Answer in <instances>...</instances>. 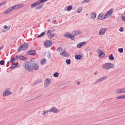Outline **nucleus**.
Wrapping results in <instances>:
<instances>
[{
	"mask_svg": "<svg viewBox=\"0 0 125 125\" xmlns=\"http://www.w3.org/2000/svg\"><path fill=\"white\" fill-rule=\"evenodd\" d=\"M72 8V6L70 5L68 6L67 8V10L68 11H69L71 10Z\"/></svg>",
	"mask_w": 125,
	"mask_h": 125,
	"instance_id": "30",
	"label": "nucleus"
},
{
	"mask_svg": "<svg viewBox=\"0 0 125 125\" xmlns=\"http://www.w3.org/2000/svg\"><path fill=\"white\" fill-rule=\"evenodd\" d=\"M82 10V7H79L78 9V10L77 12L78 13H80L81 12Z\"/></svg>",
	"mask_w": 125,
	"mask_h": 125,
	"instance_id": "39",
	"label": "nucleus"
},
{
	"mask_svg": "<svg viewBox=\"0 0 125 125\" xmlns=\"http://www.w3.org/2000/svg\"><path fill=\"white\" fill-rule=\"evenodd\" d=\"M122 18V20L124 21L125 22V16L121 15Z\"/></svg>",
	"mask_w": 125,
	"mask_h": 125,
	"instance_id": "44",
	"label": "nucleus"
},
{
	"mask_svg": "<svg viewBox=\"0 0 125 125\" xmlns=\"http://www.w3.org/2000/svg\"><path fill=\"white\" fill-rule=\"evenodd\" d=\"M65 62L67 65H69L71 63V61L70 59H67L66 60Z\"/></svg>",
	"mask_w": 125,
	"mask_h": 125,
	"instance_id": "34",
	"label": "nucleus"
},
{
	"mask_svg": "<svg viewBox=\"0 0 125 125\" xmlns=\"http://www.w3.org/2000/svg\"><path fill=\"white\" fill-rule=\"evenodd\" d=\"M3 47V46H2L0 47V50H1Z\"/></svg>",
	"mask_w": 125,
	"mask_h": 125,
	"instance_id": "61",
	"label": "nucleus"
},
{
	"mask_svg": "<svg viewBox=\"0 0 125 125\" xmlns=\"http://www.w3.org/2000/svg\"><path fill=\"white\" fill-rule=\"evenodd\" d=\"M106 31L105 28H102L100 29L99 32V34L100 35H102L104 34L105 32Z\"/></svg>",
	"mask_w": 125,
	"mask_h": 125,
	"instance_id": "12",
	"label": "nucleus"
},
{
	"mask_svg": "<svg viewBox=\"0 0 125 125\" xmlns=\"http://www.w3.org/2000/svg\"><path fill=\"white\" fill-rule=\"evenodd\" d=\"M123 92L124 93H125V87H124L123 88Z\"/></svg>",
	"mask_w": 125,
	"mask_h": 125,
	"instance_id": "52",
	"label": "nucleus"
},
{
	"mask_svg": "<svg viewBox=\"0 0 125 125\" xmlns=\"http://www.w3.org/2000/svg\"><path fill=\"white\" fill-rule=\"evenodd\" d=\"M16 60V58L13 57H12L11 58L10 60V64H11L15 62Z\"/></svg>",
	"mask_w": 125,
	"mask_h": 125,
	"instance_id": "26",
	"label": "nucleus"
},
{
	"mask_svg": "<svg viewBox=\"0 0 125 125\" xmlns=\"http://www.w3.org/2000/svg\"><path fill=\"white\" fill-rule=\"evenodd\" d=\"M104 14L102 13H100L99 14L97 17V18L99 20H102L104 19L103 17Z\"/></svg>",
	"mask_w": 125,
	"mask_h": 125,
	"instance_id": "17",
	"label": "nucleus"
},
{
	"mask_svg": "<svg viewBox=\"0 0 125 125\" xmlns=\"http://www.w3.org/2000/svg\"><path fill=\"white\" fill-rule=\"evenodd\" d=\"M56 35V34L54 33L51 34V33H50L48 36V38L50 39H51L53 38V37H54Z\"/></svg>",
	"mask_w": 125,
	"mask_h": 125,
	"instance_id": "19",
	"label": "nucleus"
},
{
	"mask_svg": "<svg viewBox=\"0 0 125 125\" xmlns=\"http://www.w3.org/2000/svg\"><path fill=\"white\" fill-rule=\"evenodd\" d=\"M78 30H75V31H73L72 32V33L73 35H76L78 34H77L78 33V32L77 31Z\"/></svg>",
	"mask_w": 125,
	"mask_h": 125,
	"instance_id": "28",
	"label": "nucleus"
},
{
	"mask_svg": "<svg viewBox=\"0 0 125 125\" xmlns=\"http://www.w3.org/2000/svg\"><path fill=\"white\" fill-rule=\"evenodd\" d=\"M98 82H97V81L96 80V81L94 82V83H93V84H94L97 83Z\"/></svg>",
	"mask_w": 125,
	"mask_h": 125,
	"instance_id": "60",
	"label": "nucleus"
},
{
	"mask_svg": "<svg viewBox=\"0 0 125 125\" xmlns=\"http://www.w3.org/2000/svg\"><path fill=\"white\" fill-rule=\"evenodd\" d=\"M51 54L50 53V52H49V54H48V55H47V57L49 58H50L51 57Z\"/></svg>",
	"mask_w": 125,
	"mask_h": 125,
	"instance_id": "45",
	"label": "nucleus"
},
{
	"mask_svg": "<svg viewBox=\"0 0 125 125\" xmlns=\"http://www.w3.org/2000/svg\"><path fill=\"white\" fill-rule=\"evenodd\" d=\"M8 28V27L7 25H5L4 27V28L5 29H7Z\"/></svg>",
	"mask_w": 125,
	"mask_h": 125,
	"instance_id": "55",
	"label": "nucleus"
},
{
	"mask_svg": "<svg viewBox=\"0 0 125 125\" xmlns=\"http://www.w3.org/2000/svg\"><path fill=\"white\" fill-rule=\"evenodd\" d=\"M113 9L112 8L106 12V13L108 15L109 17L111 16V15L113 14Z\"/></svg>",
	"mask_w": 125,
	"mask_h": 125,
	"instance_id": "16",
	"label": "nucleus"
},
{
	"mask_svg": "<svg viewBox=\"0 0 125 125\" xmlns=\"http://www.w3.org/2000/svg\"><path fill=\"white\" fill-rule=\"evenodd\" d=\"M117 98L118 99L125 98V94L118 96L117 97Z\"/></svg>",
	"mask_w": 125,
	"mask_h": 125,
	"instance_id": "27",
	"label": "nucleus"
},
{
	"mask_svg": "<svg viewBox=\"0 0 125 125\" xmlns=\"http://www.w3.org/2000/svg\"><path fill=\"white\" fill-rule=\"evenodd\" d=\"M109 59L113 61L115 59L114 57L113 56L112 54L108 56Z\"/></svg>",
	"mask_w": 125,
	"mask_h": 125,
	"instance_id": "25",
	"label": "nucleus"
},
{
	"mask_svg": "<svg viewBox=\"0 0 125 125\" xmlns=\"http://www.w3.org/2000/svg\"><path fill=\"white\" fill-rule=\"evenodd\" d=\"M51 30H48L47 32V35H48L50 32H51Z\"/></svg>",
	"mask_w": 125,
	"mask_h": 125,
	"instance_id": "54",
	"label": "nucleus"
},
{
	"mask_svg": "<svg viewBox=\"0 0 125 125\" xmlns=\"http://www.w3.org/2000/svg\"><path fill=\"white\" fill-rule=\"evenodd\" d=\"M48 112H49V110L44 111H43V114H46Z\"/></svg>",
	"mask_w": 125,
	"mask_h": 125,
	"instance_id": "47",
	"label": "nucleus"
},
{
	"mask_svg": "<svg viewBox=\"0 0 125 125\" xmlns=\"http://www.w3.org/2000/svg\"><path fill=\"white\" fill-rule=\"evenodd\" d=\"M6 3V1H4L2 3H1V5L5 4Z\"/></svg>",
	"mask_w": 125,
	"mask_h": 125,
	"instance_id": "58",
	"label": "nucleus"
},
{
	"mask_svg": "<svg viewBox=\"0 0 125 125\" xmlns=\"http://www.w3.org/2000/svg\"><path fill=\"white\" fill-rule=\"evenodd\" d=\"M55 31L54 29H53L52 30H51V32H50V33H52L53 32V31Z\"/></svg>",
	"mask_w": 125,
	"mask_h": 125,
	"instance_id": "56",
	"label": "nucleus"
},
{
	"mask_svg": "<svg viewBox=\"0 0 125 125\" xmlns=\"http://www.w3.org/2000/svg\"><path fill=\"white\" fill-rule=\"evenodd\" d=\"M117 91L118 93H124L123 92V88L122 89H118Z\"/></svg>",
	"mask_w": 125,
	"mask_h": 125,
	"instance_id": "29",
	"label": "nucleus"
},
{
	"mask_svg": "<svg viewBox=\"0 0 125 125\" xmlns=\"http://www.w3.org/2000/svg\"><path fill=\"white\" fill-rule=\"evenodd\" d=\"M96 15V14L95 12H93L91 14V18L93 19H95Z\"/></svg>",
	"mask_w": 125,
	"mask_h": 125,
	"instance_id": "21",
	"label": "nucleus"
},
{
	"mask_svg": "<svg viewBox=\"0 0 125 125\" xmlns=\"http://www.w3.org/2000/svg\"><path fill=\"white\" fill-rule=\"evenodd\" d=\"M60 55H62L64 57H69V55L68 53L66 51H65V50H64L63 52H62V53H60Z\"/></svg>",
	"mask_w": 125,
	"mask_h": 125,
	"instance_id": "13",
	"label": "nucleus"
},
{
	"mask_svg": "<svg viewBox=\"0 0 125 125\" xmlns=\"http://www.w3.org/2000/svg\"><path fill=\"white\" fill-rule=\"evenodd\" d=\"M44 5V4H42L40 5L37 7L35 8V9H42V8L43 7Z\"/></svg>",
	"mask_w": 125,
	"mask_h": 125,
	"instance_id": "24",
	"label": "nucleus"
},
{
	"mask_svg": "<svg viewBox=\"0 0 125 125\" xmlns=\"http://www.w3.org/2000/svg\"><path fill=\"white\" fill-rule=\"evenodd\" d=\"M12 10L11 9V7L9 8L4 12L5 14H7L10 12Z\"/></svg>",
	"mask_w": 125,
	"mask_h": 125,
	"instance_id": "23",
	"label": "nucleus"
},
{
	"mask_svg": "<svg viewBox=\"0 0 125 125\" xmlns=\"http://www.w3.org/2000/svg\"><path fill=\"white\" fill-rule=\"evenodd\" d=\"M59 73L57 72L53 74V76L55 77H58L59 76Z\"/></svg>",
	"mask_w": 125,
	"mask_h": 125,
	"instance_id": "32",
	"label": "nucleus"
},
{
	"mask_svg": "<svg viewBox=\"0 0 125 125\" xmlns=\"http://www.w3.org/2000/svg\"><path fill=\"white\" fill-rule=\"evenodd\" d=\"M26 54L28 55L34 56L36 54V52L34 50H30L27 52Z\"/></svg>",
	"mask_w": 125,
	"mask_h": 125,
	"instance_id": "8",
	"label": "nucleus"
},
{
	"mask_svg": "<svg viewBox=\"0 0 125 125\" xmlns=\"http://www.w3.org/2000/svg\"><path fill=\"white\" fill-rule=\"evenodd\" d=\"M77 31L78 33H77V34H81L82 32L81 31H79V30H78Z\"/></svg>",
	"mask_w": 125,
	"mask_h": 125,
	"instance_id": "49",
	"label": "nucleus"
},
{
	"mask_svg": "<svg viewBox=\"0 0 125 125\" xmlns=\"http://www.w3.org/2000/svg\"><path fill=\"white\" fill-rule=\"evenodd\" d=\"M36 84L35 83H32L31 84V86H34Z\"/></svg>",
	"mask_w": 125,
	"mask_h": 125,
	"instance_id": "59",
	"label": "nucleus"
},
{
	"mask_svg": "<svg viewBox=\"0 0 125 125\" xmlns=\"http://www.w3.org/2000/svg\"><path fill=\"white\" fill-rule=\"evenodd\" d=\"M45 32H43L41 33L39 35L37 36V38H38L41 37H42L43 35H45Z\"/></svg>",
	"mask_w": 125,
	"mask_h": 125,
	"instance_id": "31",
	"label": "nucleus"
},
{
	"mask_svg": "<svg viewBox=\"0 0 125 125\" xmlns=\"http://www.w3.org/2000/svg\"><path fill=\"white\" fill-rule=\"evenodd\" d=\"M64 36L65 38H68L73 40H74L75 36L69 32H65L64 34Z\"/></svg>",
	"mask_w": 125,
	"mask_h": 125,
	"instance_id": "5",
	"label": "nucleus"
},
{
	"mask_svg": "<svg viewBox=\"0 0 125 125\" xmlns=\"http://www.w3.org/2000/svg\"><path fill=\"white\" fill-rule=\"evenodd\" d=\"M119 31L121 32H123L124 31V29H123V27H120L119 29Z\"/></svg>",
	"mask_w": 125,
	"mask_h": 125,
	"instance_id": "41",
	"label": "nucleus"
},
{
	"mask_svg": "<svg viewBox=\"0 0 125 125\" xmlns=\"http://www.w3.org/2000/svg\"><path fill=\"white\" fill-rule=\"evenodd\" d=\"M5 63V62L4 60H1L0 61V64L1 65H3Z\"/></svg>",
	"mask_w": 125,
	"mask_h": 125,
	"instance_id": "38",
	"label": "nucleus"
},
{
	"mask_svg": "<svg viewBox=\"0 0 125 125\" xmlns=\"http://www.w3.org/2000/svg\"><path fill=\"white\" fill-rule=\"evenodd\" d=\"M11 9H12V10H16L18 9L17 6L16 5L13 6L11 7Z\"/></svg>",
	"mask_w": 125,
	"mask_h": 125,
	"instance_id": "35",
	"label": "nucleus"
},
{
	"mask_svg": "<svg viewBox=\"0 0 125 125\" xmlns=\"http://www.w3.org/2000/svg\"><path fill=\"white\" fill-rule=\"evenodd\" d=\"M97 74V72L96 71L95 72L94 74V75H95L96 74Z\"/></svg>",
	"mask_w": 125,
	"mask_h": 125,
	"instance_id": "63",
	"label": "nucleus"
},
{
	"mask_svg": "<svg viewBox=\"0 0 125 125\" xmlns=\"http://www.w3.org/2000/svg\"><path fill=\"white\" fill-rule=\"evenodd\" d=\"M27 58L23 56V60H25L27 59Z\"/></svg>",
	"mask_w": 125,
	"mask_h": 125,
	"instance_id": "51",
	"label": "nucleus"
},
{
	"mask_svg": "<svg viewBox=\"0 0 125 125\" xmlns=\"http://www.w3.org/2000/svg\"><path fill=\"white\" fill-rule=\"evenodd\" d=\"M97 82H98V83L99 82H100L101 81V80H100V78L99 79H98L97 80Z\"/></svg>",
	"mask_w": 125,
	"mask_h": 125,
	"instance_id": "53",
	"label": "nucleus"
},
{
	"mask_svg": "<svg viewBox=\"0 0 125 125\" xmlns=\"http://www.w3.org/2000/svg\"><path fill=\"white\" fill-rule=\"evenodd\" d=\"M106 78H107V76H104L103 77H102L100 78V80H101V81H102L105 80V79H106Z\"/></svg>",
	"mask_w": 125,
	"mask_h": 125,
	"instance_id": "37",
	"label": "nucleus"
},
{
	"mask_svg": "<svg viewBox=\"0 0 125 125\" xmlns=\"http://www.w3.org/2000/svg\"><path fill=\"white\" fill-rule=\"evenodd\" d=\"M75 58L76 59L78 60L81 58L82 56L80 55L77 54L75 56Z\"/></svg>",
	"mask_w": 125,
	"mask_h": 125,
	"instance_id": "18",
	"label": "nucleus"
},
{
	"mask_svg": "<svg viewBox=\"0 0 125 125\" xmlns=\"http://www.w3.org/2000/svg\"><path fill=\"white\" fill-rule=\"evenodd\" d=\"M28 47V45L27 43H25L20 46L17 51L18 52H20L21 50L25 51L27 49Z\"/></svg>",
	"mask_w": 125,
	"mask_h": 125,
	"instance_id": "4",
	"label": "nucleus"
},
{
	"mask_svg": "<svg viewBox=\"0 0 125 125\" xmlns=\"http://www.w3.org/2000/svg\"><path fill=\"white\" fill-rule=\"evenodd\" d=\"M49 112H52L54 113H57L58 112V110L55 107H52L51 109L49 110Z\"/></svg>",
	"mask_w": 125,
	"mask_h": 125,
	"instance_id": "11",
	"label": "nucleus"
},
{
	"mask_svg": "<svg viewBox=\"0 0 125 125\" xmlns=\"http://www.w3.org/2000/svg\"><path fill=\"white\" fill-rule=\"evenodd\" d=\"M19 63H18L17 65H15L14 63L11 64V66L10 67V68L11 70H12L14 68H17L19 66Z\"/></svg>",
	"mask_w": 125,
	"mask_h": 125,
	"instance_id": "15",
	"label": "nucleus"
},
{
	"mask_svg": "<svg viewBox=\"0 0 125 125\" xmlns=\"http://www.w3.org/2000/svg\"><path fill=\"white\" fill-rule=\"evenodd\" d=\"M123 48H119L118 49V52L120 53H123Z\"/></svg>",
	"mask_w": 125,
	"mask_h": 125,
	"instance_id": "36",
	"label": "nucleus"
},
{
	"mask_svg": "<svg viewBox=\"0 0 125 125\" xmlns=\"http://www.w3.org/2000/svg\"><path fill=\"white\" fill-rule=\"evenodd\" d=\"M15 57L16 58L19 59L20 60H23V56L22 55H16L15 56Z\"/></svg>",
	"mask_w": 125,
	"mask_h": 125,
	"instance_id": "22",
	"label": "nucleus"
},
{
	"mask_svg": "<svg viewBox=\"0 0 125 125\" xmlns=\"http://www.w3.org/2000/svg\"><path fill=\"white\" fill-rule=\"evenodd\" d=\"M62 49V47H59L56 50L58 52H60Z\"/></svg>",
	"mask_w": 125,
	"mask_h": 125,
	"instance_id": "40",
	"label": "nucleus"
},
{
	"mask_svg": "<svg viewBox=\"0 0 125 125\" xmlns=\"http://www.w3.org/2000/svg\"><path fill=\"white\" fill-rule=\"evenodd\" d=\"M46 59H43L41 61V65H43L44 64L46 63Z\"/></svg>",
	"mask_w": 125,
	"mask_h": 125,
	"instance_id": "20",
	"label": "nucleus"
},
{
	"mask_svg": "<svg viewBox=\"0 0 125 125\" xmlns=\"http://www.w3.org/2000/svg\"><path fill=\"white\" fill-rule=\"evenodd\" d=\"M46 41H45L44 45L46 48L50 47L52 45V42L51 40H46Z\"/></svg>",
	"mask_w": 125,
	"mask_h": 125,
	"instance_id": "7",
	"label": "nucleus"
},
{
	"mask_svg": "<svg viewBox=\"0 0 125 125\" xmlns=\"http://www.w3.org/2000/svg\"><path fill=\"white\" fill-rule=\"evenodd\" d=\"M23 66L29 72H32L33 70L31 63H30V62L28 61H27L24 62Z\"/></svg>",
	"mask_w": 125,
	"mask_h": 125,
	"instance_id": "1",
	"label": "nucleus"
},
{
	"mask_svg": "<svg viewBox=\"0 0 125 125\" xmlns=\"http://www.w3.org/2000/svg\"><path fill=\"white\" fill-rule=\"evenodd\" d=\"M108 15L107 14V13H106L104 16V17H103V19H105V18H107L108 17Z\"/></svg>",
	"mask_w": 125,
	"mask_h": 125,
	"instance_id": "42",
	"label": "nucleus"
},
{
	"mask_svg": "<svg viewBox=\"0 0 125 125\" xmlns=\"http://www.w3.org/2000/svg\"><path fill=\"white\" fill-rule=\"evenodd\" d=\"M10 65V62L9 61H8L7 62V64L6 65V67H8Z\"/></svg>",
	"mask_w": 125,
	"mask_h": 125,
	"instance_id": "48",
	"label": "nucleus"
},
{
	"mask_svg": "<svg viewBox=\"0 0 125 125\" xmlns=\"http://www.w3.org/2000/svg\"><path fill=\"white\" fill-rule=\"evenodd\" d=\"M103 67L104 69L108 70L110 68H113L114 65L113 64L110 63H106L103 65Z\"/></svg>",
	"mask_w": 125,
	"mask_h": 125,
	"instance_id": "3",
	"label": "nucleus"
},
{
	"mask_svg": "<svg viewBox=\"0 0 125 125\" xmlns=\"http://www.w3.org/2000/svg\"><path fill=\"white\" fill-rule=\"evenodd\" d=\"M84 1H85L84 0L83 1H82L81 2L82 3H84L85 2H84Z\"/></svg>",
	"mask_w": 125,
	"mask_h": 125,
	"instance_id": "62",
	"label": "nucleus"
},
{
	"mask_svg": "<svg viewBox=\"0 0 125 125\" xmlns=\"http://www.w3.org/2000/svg\"><path fill=\"white\" fill-rule=\"evenodd\" d=\"M50 19H48L47 21L48 22H49L50 21Z\"/></svg>",
	"mask_w": 125,
	"mask_h": 125,
	"instance_id": "64",
	"label": "nucleus"
},
{
	"mask_svg": "<svg viewBox=\"0 0 125 125\" xmlns=\"http://www.w3.org/2000/svg\"><path fill=\"white\" fill-rule=\"evenodd\" d=\"M40 96H38L36 97H35L33 99H31V100H28V101H27L26 102H27L28 101H31V100H32L33 99L37 98H38V97H39Z\"/></svg>",
	"mask_w": 125,
	"mask_h": 125,
	"instance_id": "46",
	"label": "nucleus"
},
{
	"mask_svg": "<svg viewBox=\"0 0 125 125\" xmlns=\"http://www.w3.org/2000/svg\"><path fill=\"white\" fill-rule=\"evenodd\" d=\"M86 44V42H83L79 43L77 45V47L78 48H80L83 46L85 45Z\"/></svg>",
	"mask_w": 125,
	"mask_h": 125,
	"instance_id": "14",
	"label": "nucleus"
},
{
	"mask_svg": "<svg viewBox=\"0 0 125 125\" xmlns=\"http://www.w3.org/2000/svg\"><path fill=\"white\" fill-rule=\"evenodd\" d=\"M10 90V89L9 88L6 89L3 92V96L5 97L12 94V93L9 91Z\"/></svg>",
	"mask_w": 125,
	"mask_h": 125,
	"instance_id": "6",
	"label": "nucleus"
},
{
	"mask_svg": "<svg viewBox=\"0 0 125 125\" xmlns=\"http://www.w3.org/2000/svg\"><path fill=\"white\" fill-rule=\"evenodd\" d=\"M99 52H98V51H97V53L99 54L98 55V57L99 58H104L105 56V54L104 52L103 51L101 50H99Z\"/></svg>",
	"mask_w": 125,
	"mask_h": 125,
	"instance_id": "9",
	"label": "nucleus"
},
{
	"mask_svg": "<svg viewBox=\"0 0 125 125\" xmlns=\"http://www.w3.org/2000/svg\"><path fill=\"white\" fill-rule=\"evenodd\" d=\"M30 62L31 65L33 69L36 71L38 70L39 69V67L37 63H35V61L33 58H31L30 59Z\"/></svg>",
	"mask_w": 125,
	"mask_h": 125,
	"instance_id": "2",
	"label": "nucleus"
},
{
	"mask_svg": "<svg viewBox=\"0 0 125 125\" xmlns=\"http://www.w3.org/2000/svg\"><path fill=\"white\" fill-rule=\"evenodd\" d=\"M42 82L41 80H39L37 81H36L35 82V83L36 84H38L39 83H40Z\"/></svg>",
	"mask_w": 125,
	"mask_h": 125,
	"instance_id": "43",
	"label": "nucleus"
},
{
	"mask_svg": "<svg viewBox=\"0 0 125 125\" xmlns=\"http://www.w3.org/2000/svg\"><path fill=\"white\" fill-rule=\"evenodd\" d=\"M16 5L17 6L18 9H20L23 6V5L22 4H19L17 5Z\"/></svg>",
	"mask_w": 125,
	"mask_h": 125,
	"instance_id": "33",
	"label": "nucleus"
},
{
	"mask_svg": "<svg viewBox=\"0 0 125 125\" xmlns=\"http://www.w3.org/2000/svg\"><path fill=\"white\" fill-rule=\"evenodd\" d=\"M84 2L86 3H88L90 1V0H84Z\"/></svg>",
	"mask_w": 125,
	"mask_h": 125,
	"instance_id": "50",
	"label": "nucleus"
},
{
	"mask_svg": "<svg viewBox=\"0 0 125 125\" xmlns=\"http://www.w3.org/2000/svg\"><path fill=\"white\" fill-rule=\"evenodd\" d=\"M76 83L77 85H80V82L79 81L77 82Z\"/></svg>",
	"mask_w": 125,
	"mask_h": 125,
	"instance_id": "57",
	"label": "nucleus"
},
{
	"mask_svg": "<svg viewBox=\"0 0 125 125\" xmlns=\"http://www.w3.org/2000/svg\"><path fill=\"white\" fill-rule=\"evenodd\" d=\"M51 79L49 78H46L45 81L44 85L45 88L47 87L49 85L51 82Z\"/></svg>",
	"mask_w": 125,
	"mask_h": 125,
	"instance_id": "10",
	"label": "nucleus"
}]
</instances>
